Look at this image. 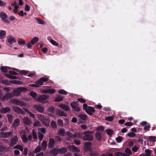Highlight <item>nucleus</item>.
<instances>
[{
    "instance_id": "obj_1",
    "label": "nucleus",
    "mask_w": 156,
    "mask_h": 156,
    "mask_svg": "<svg viewBox=\"0 0 156 156\" xmlns=\"http://www.w3.org/2000/svg\"><path fill=\"white\" fill-rule=\"evenodd\" d=\"M92 131H87L84 132L81 135L82 139L84 141H92L93 140L94 137L92 136Z\"/></svg>"
},
{
    "instance_id": "obj_2",
    "label": "nucleus",
    "mask_w": 156,
    "mask_h": 156,
    "mask_svg": "<svg viewBox=\"0 0 156 156\" xmlns=\"http://www.w3.org/2000/svg\"><path fill=\"white\" fill-rule=\"evenodd\" d=\"M38 118L43 124L47 125L49 124V120L48 119L45 117L43 115L38 114Z\"/></svg>"
},
{
    "instance_id": "obj_3",
    "label": "nucleus",
    "mask_w": 156,
    "mask_h": 156,
    "mask_svg": "<svg viewBox=\"0 0 156 156\" xmlns=\"http://www.w3.org/2000/svg\"><path fill=\"white\" fill-rule=\"evenodd\" d=\"M48 80L49 79L47 77H41L37 81H35L34 83H36L37 85L38 86V87H39L40 86L43 85L44 82H46L48 81Z\"/></svg>"
},
{
    "instance_id": "obj_4",
    "label": "nucleus",
    "mask_w": 156,
    "mask_h": 156,
    "mask_svg": "<svg viewBox=\"0 0 156 156\" xmlns=\"http://www.w3.org/2000/svg\"><path fill=\"white\" fill-rule=\"evenodd\" d=\"M72 108L74 109V111L79 112L80 111V108L78 107L79 105L77 102L73 101L70 104Z\"/></svg>"
},
{
    "instance_id": "obj_5",
    "label": "nucleus",
    "mask_w": 156,
    "mask_h": 156,
    "mask_svg": "<svg viewBox=\"0 0 156 156\" xmlns=\"http://www.w3.org/2000/svg\"><path fill=\"white\" fill-rule=\"evenodd\" d=\"M18 141V138L17 136H15L10 140L9 145L11 147H13L16 144Z\"/></svg>"
},
{
    "instance_id": "obj_6",
    "label": "nucleus",
    "mask_w": 156,
    "mask_h": 156,
    "mask_svg": "<svg viewBox=\"0 0 156 156\" xmlns=\"http://www.w3.org/2000/svg\"><path fill=\"white\" fill-rule=\"evenodd\" d=\"M95 111L94 108L90 106H88L87 108L85 110L86 112L90 115H92L93 113L95 112Z\"/></svg>"
},
{
    "instance_id": "obj_7",
    "label": "nucleus",
    "mask_w": 156,
    "mask_h": 156,
    "mask_svg": "<svg viewBox=\"0 0 156 156\" xmlns=\"http://www.w3.org/2000/svg\"><path fill=\"white\" fill-rule=\"evenodd\" d=\"M12 109L15 112L18 114H24V112L23 110L18 107L14 106L12 108Z\"/></svg>"
},
{
    "instance_id": "obj_8",
    "label": "nucleus",
    "mask_w": 156,
    "mask_h": 156,
    "mask_svg": "<svg viewBox=\"0 0 156 156\" xmlns=\"http://www.w3.org/2000/svg\"><path fill=\"white\" fill-rule=\"evenodd\" d=\"M55 143V141L53 138H50L48 143V148L49 149L52 148L54 147Z\"/></svg>"
},
{
    "instance_id": "obj_9",
    "label": "nucleus",
    "mask_w": 156,
    "mask_h": 156,
    "mask_svg": "<svg viewBox=\"0 0 156 156\" xmlns=\"http://www.w3.org/2000/svg\"><path fill=\"white\" fill-rule=\"evenodd\" d=\"M68 148H69L70 151H72L73 152L78 153L80 152V150L79 148L74 145H70L68 147Z\"/></svg>"
},
{
    "instance_id": "obj_10",
    "label": "nucleus",
    "mask_w": 156,
    "mask_h": 156,
    "mask_svg": "<svg viewBox=\"0 0 156 156\" xmlns=\"http://www.w3.org/2000/svg\"><path fill=\"white\" fill-rule=\"evenodd\" d=\"M34 109L36 110L37 112L42 113L44 112V109L40 105H35L34 106Z\"/></svg>"
},
{
    "instance_id": "obj_11",
    "label": "nucleus",
    "mask_w": 156,
    "mask_h": 156,
    "mask_svg": "<svg viewBox=\"0 0 156 156\" xmlns=\"http://www.w3.org/2000/svg\"><path fill=\"white\" fill-rule=\"evenodd\" d=\"M59 107L64 111H68L70 110L69 106L65 104H61L59 105Z\"/></svg>"
},
{
    "instance_id": "obj_12",
    "label": "nucleus",
    "mask_w": 156,
    "mask_h": 156,
    "mask_svg": "<svg viewBox=\"0 0 156 156\" xmlns=\"http://www.w3.org/2000/svg\"><path fill=\"white\" fill-rule=\"evenodd\" d=\"M49 98V97L48 95L43 94L40 95L37 98L38 100L40 101H45L47 99Z\"/></svg>"
},
{
    "instance_id": "obj_13",
    "label": "nucleus",
    "mask_w": 156,
    "mask_h": 156,
    "mask_svg": "<svg viewBox=\"0 0 156 156\" xmlns=\"http://www.w3.org/2000/svg\"><path fill=\"white\" fill-rule=\"evenodd\" d=\"M23 122L26 125H29L31 123V120L28 117H25L22 120Z\"/></svg>"
},
{
    "instance_id": "obj_14",
    "label": "nucleus",
    "mask_w": 156,
    "mask_h": 156,
    "mask_svg": "<svg viewBox=\"0 0 156 156\" xmlns=\"http://www.w3.org/2000/svg\"><path fill=\"white\" fill-rule=\"evenodd\" d=\"M11 109L9 107H6L5 108H2L0 110V112L1 113L5 114L10 111Z\"/></svg>"
},
{
    "instance_id": "obj_15",
    "label": "nucleus",
    "mask_w": 156,
    "mask_h": 156,
    "mask_svg": "<svg viewBox=\"0 0 156 156\" xmlns=\"http://www.w3.org/2000/svg\"><path fill=\"white\" fill-rule=\"evenodd\" d=\"M20 89L19 88H17L14 90L13 91V96L16 95V96H19L21 93L20 91Z\"/></svg>"
},
{
    "instance_id": "obj_16",
    "label": "nucleus",
    "mask_w": 156,
    "mask_h": 156,
    "mask_svg": "<svg viewBox=\"0 0 156 156\" xmlns=\"http://www.w3.org/2000/svg\"><path fill=\"white\" fill-rule=\"evenodd\" d=\"M51 153L54 156H56V155L59 154L58 149L54 148L51 151Z\"/></svg>"
},
{
    "instance_id": "obj_17",
    "label": "nucleus",
    "mask_w": 156,
    "mask_h": 156,
    "mask_svg": "<svg viewBox=\"0 0 156 156\" xmlns=\"http://www.w3.org/2000/svg\"><path fill=\"white\" fill-rule=\"evenodd\" d=\"M20 123V120L18 119H16L14 121L13 126L14 128L17 127Z\"/></svg>"
},
{
    "instance_id": "obj_18",
    "label": "nucleus",
    "mask_w": 156,
    "mask_h": 156,
    "mask_svg": "<svg viewBox=\"0 0 156 156\" xmlns=\"http://www.w3.org/2000/svg\"><path fill=\"white\" fill-rule=\"evenodd\" d=\"M58 150L59 154H64L67 151V148L65 147H62L58 149Z\"/></svg>"
},
{
    "instance_id": "obj_19",
    "label": "nucleus",
    "mask_w": 156,
    "mask_h": 156,
    "mask_svg": "<svg viewBox=\"0 0 156 156\" xmlns=\"http://www.w3.org/2000/svg\"><path fill=\"white\" fill-rule=\"evenodd\" d=\"M7 41L11 44L16 42L14 37L12 36H10L8 38Z\"/></svg>"
},
{
    "instance_id": "obj_20",
    "label": "nucleus",
    "mask_w": 156,
    "mask_h": 156,
    "mask_svg": "<svg viewBox=\"0 0 156 156\" xmlns=\"http://www.w3.org/2000/svg\"><path fill=\"white\" fill-rule=\"evenodd\" d=\"M6 35V32L5 31L0 30V39H4Z\"/></svg>"
},
{
    "instance_id": "obj_21",
    "label": "nucleus",
    "mask_w": 156,
    "mask_h": 156,
    "mask_svg": "<svg viewBox=\"0 0 156 156\" xmlns=\"http://www.w3.org/2000/svg\"><path fill=\"white\" fill-rule=\"evenodd\" d=\"M14 103L16 105L22 106L25 105V104L24 102L17 100H15L14 101Z\"/></svg>"
},
{
    "instance_id": "obj_22",
    "label": "nucleus",
    "mask_w": 156,
    "mask_h": 156,
    "mask_svg": "<svg viewBox=\"0 0 156 156\" xmlns=\"http://www.w3.org/2000/svg\"><path fill=\"white\" fill-rule=\"evenodd\" d=\"M78 117L81 119L83 120H86L88 119V116L85 114H81L79 115Z\"/></svg>"
},
{
    "instance_id": "obj_23",
    "label": "nucleus",
    "mask_w": 156,
    "mask_h": 156,
    "mask_svg": "<svg viewBox=\"0 0 156 156\" xmlns=\"http://www.w3.org/2000/svg\"><path fill=\"white\" fill-rule=\"evenodd\" d=\"M96 138L97 140L98 141H100L101 139V133L97 132L95 133Z\"/></svg>"
},
{
    "instance_id": "obj_24",
    "label": "nucleus",
    "mask_w": 156,
    "mask_h": 156,
    "mask_svg": "<svg viewBox=\"0 0 156 156\" xmlns=\"http://www.w3.org/2000/svg\"><path fill=\"white\" fill-rule=\"evenodd\" d=\"M41 147L43 151L45 150L47 147V142L46 141L44 140L41 143Z\"/></svg>"
},
{
    "instance_id": "obj_25",
    "label": "nucleus",
    "mask_w": 156,
    "mask_h": 156,
    "mask_svg": "<svg viewBox=\"0 0 156 156\" xmlns=\"http://www.w3.org/2000/svg\"><path fill=\"white\" fill-rule=\"evenodd\" d=\"M13 96V94H12L11 93H7L4 96V98L5 99H8L12 98Z\"/></svg>"
},
{
    "instance_id": "obj_26",
    "label": "nucleus",
    "mask_w": 156,
    "mask_h": 156,
    "mask_svg": "<svg viewBox=\"0 0 156 156\" xmlns=\"http://www.w3.org/2000/svg\"><path fill=\"white\" fill-rule=\"evenodd\" d=\"M24 110L29 115H30V116L32 117L33 118H34L35 117V116L31 112L29 111L28 109L26 108H24Z\"/></svg>"
},
{
    "instance_id": "obj_27",
    "label": "nucleus",
    "mask_w": 156,
    "mask_h": 156,
    "mask_svg": "<svg viewBox=\"0 0 156 156\" xmlns=\"http://www.w3.org/2000/svg\"><path fill=\"white\" fill-rule=\"evenodd\" d=\"M57 113L58 115H59L66 117L67 115V114L66 113L61 110H59L57 112Z\"/></svg>"
},
{
    "instance_id": "obj_28",
    "label": "nucleus",
    "mask_w": 156,
    "mask_h": 156,
    "mask_svg": "<svg viewBox=\"0 0 156 156\" xmlns=\"http://www.w3.org/2000/svg\"><path fill=\"white\" fill-rule=\"evenodd\" d=\"M58 133L63 136L65 133V130L63 128H61L58 130Z\"/></svg>"
},
{
    "instance_id": "obj_29",
    "label": "nucleus",
    "mask_w": 156,
    "mask_h": 156,
    "mask_svg": "<svg viewBox=\"0 0 156 156\" xmlns=\"http://www.w3.org/2000/svg\"><path fill=\"white\" fill-rule=\"evenodd\" d=\"M38 40L39 39L37 37H35L31 40L30 42L32 45H34L35 43L37 42Z\"/></svg>"
},
{
    "instance_id": "obj_30",
    "label": "nucleus",
    "mask_w": 156,
    "mask_h": 156,
    "mask_svg": "<svg viewBox=\"0 0 156 156\" xmlns=\"http://www.w3.org/2000/svg\"><path fill=\"white\" fill-rule=\"evenodd\" d=\"M41 148L40 146L38 145L35 149L34 152L35 153H37L41 151Z\"/></svg>"
},
{
    "instance_id": "obj_31",
    "label": "nucleus",
    "mask_w": 156,
    "mask_h": 156,
    "mask_svg": "<svg viewBox=\"0 0 156 156\" xmlns=\"http://www.w3.org/2000/svg\"><path fill=\"white\" fill-rule=\"evenodd\" d=\"M22 140L23 142L24 143H26L27 142L28 139L27 137V136L26 135L24 134L22 135L21 136Z\"/></svg>"
},
{
    "instance_id": "obj_32",
    "label": "nucleus",
    "mask_w": 156,
    "mask_h": 156,
    "mask_svg": "<svg viewBox=\"0 0 156 156\" xmlns=\"http://www.w3.org/2000/svg\"><path fill=\"white\" fill-rule=\"evenodd\" d=\"M63 97L59 95L55 98V101L56 102H59L63 101Z\"/></svg>"
},
{
    "instance_id": "obj_33",
    "label": "nucleus",
    "mask_w": 156,
    "mask_h": 156,
    "mask_svg": "<svg viewBox=\"0 0 156 156\" xmlns=\"http://www.w3.org/2000/svg\"><path fill=\"white\" fill-rule=\"evenodd\" d=\"M6 76L9 79H16L17 78L16 76L11 75L9 74H6Z\"/></svg>"
},
{
    "instance_id": "obj_34",
    "label": "nucleus",
    "mask_w": 156,
    "mask_h": 156,
    "mask_svg": "<svg viewBox=\"0 0 156 156\" xmlns=\"http://www.w3.org/2000/svg\"><path fill=\"white\" fill-rule=\"evenodd\" d=\"M148 140L152 142L156 141V136H151L148 137Z\"/></svg>"
},
{
    "instance_id": "obj_35",
    "label": "nucleus",
    "mask_w": 156,
    "mask_h": 156,
    "mask_svg": "<svg viewBox=\"0 0 156 156\" xmlns=\"http://www.w3.org/2000/svg\"><path fill=\"white\" fill-rule=\"evenodd\" d=\"M114 117V116H107L105 117V119L106 120L111 122L113 120Z\"/></svg>"
},
{
    "instance_id": "obj_36",
    "label": "nucleus",
    "mask_w": 156,
    "mask_h": 156,
    "mask_svg": "<svg viewBox=\"0 0 156 156\" xmlns=\"http://www.w3.org/2000/svg\"><path fill=\"white\" fill-rule=\"evenodd\" d=\"M32 136L33 139L35 140H36L37 139V136L36 134V132L34 130H33L32 132Z\"/></svg>"
},
{
    "instance_id": "obj_37",
    "label": "nucleus",
    "mask_w": 156,
    "mask_h": 156,
    "mask_svg": "<svg viewBox=\"0 0 156 156\" xmlns=\"http://www.w3.org/2000/svg\"><path fill=\"white\" fill-rule=\"evenodd\" d=\"M55 92V90L54 89H48L46 90L45 92L47 93H49L52 94L54 93Z\"/></svg>"
},
{
    "instance_id": "obj_38",
    "label": "nucleus",
    "mask_w": 156,
    "mask_h": 156,
    "mask_svg": "<svg viewBox=\"0 0 156 156\" xmlns=\"http://www.w3.org/2000/svg\"><path fill=\"white\" fill-rule=\"evenodd\" d=\"M92 143L91 142H86L84 146L87 148H90L91 145Z\"/></svg>"
},
{
    "instance_id": "obj_39",
    "label": "nucleus",
    "mask_w": 156,
    "mask_h": 156,
    "mask_svg": "<svg viewBox=\"0 0 156 156\" xmlns=\"http://www.w3.org/2000/svg\"><path fill=\"white\" fill-rule=\"evenodd\" d=\"M0 17L2 19L3 18H7V16L5 12H0Z\"/></svg>"
},
{
    "instance_id": "obj_40",
    "label": "nucleus",
    "mask_w": 156,
    "mask_h": 156,
    "mask_svg": "<svg viewBox=\"0 0 156 156\" xmlns=\"http://www.w3.org/2000/svg\"><path fill=\"white\" fill-rule=\"evenodd\" d=\"M58 93L60 94L66 95L67 94V91L63 90H59L58 91Z\"/></svg>"
},
{
    "instance_id": "obj_41",
    "label": "nucleus",
    "mask_w": 156,
    "mask_h": 156,
    "mask_svg": "<svg viewBox=\"0 0 156 156\" xmlns=\"http://www.w3.org/2000/svg\"><path fill=\"white\" fill-rule=\"evenodd\" d=\"M51 126L54 128H56L57 127V126L56 122L54 121H51Z\"/></svg>"
},
{
    "instance_id": "obj_42",
    "label": "nucleus",
    "mask_w": 156,
    "mask_h": 156,
    "mask_svg": "<svg viewBox=\"0 0 156 156\" xmlns=\"http://www.w3.org/2000/svg\"><path fill=\"white\" fill-rule=\"evenodd\" d=\"M57 122L58 126H63V122L61 119H58L57 121Z\"/></svg>"
},
{
    "instance_id": "obj_43",
    "label": "nucleus",
    "mask_w": 156,
    "mask_h": 156,
    "mask_svg": "<svg viewBox=\"0 0 156 156\" xmlns=\"http://www.w3.org/2000/svg\"><path fill=\"white\" fill-rule=\"evenodd\" d=\"M30 95L33 98H35L37 96V94L35 92L31 91L30 93Z\"/></svg>"
},
{
    "instance_id": "obj_44",
    "label": "nucleus",
    "mask_w": 156,
    "mask_h": 156,
    "mask_svg": "<svg viewBox=\"0 0 156 156\" xmlns=\"http://www.w3.org/2000/svg\"><path fill=\"white\" fill-rule=\"evenodd\" d=\"M8 117V120L10 123H11L12 121V116L11 115L8 114L7 115Z\"/></svg>"
},
{
    "instance_id": "obj_45",
    "label": "nucleus",
    "mask_w": 156,
    "mask_h": 156,
    "mask_svg": "<svg viewBox=\"0 0 156 156\" xmlns=\"http://www.w3.org/2000/svg\"><path fill=\"white\" fill-rule=\"evenodd\" d=\"M145 152L146 153V155L147 156H151V150L149 149H146Z\"/></svg>"
},
{
    "instance_id": "obj_46",
    "label": "nucleus",
    "mask_w": 156,
    "mask_h": 156,
    "mask_svg": "<svg viewBox=\"0 0 156 156\" xmlns=\"http://www.w3.org/2000/svg\"><path fill=\"white\" fill-rule=\"evenodd\" d=\"M1 82L5 84L9 85L10 84V82L6 80H1Z\"/></svg>"
},
{
    "instance_id": "obj_47",
    "label": "nucleus",
    "mask_w": 156,
    "mask_h": 156,
    "mask_svg": "<svg viewBox=\"0 0 156 156\" xmlns=\"http://www.w3.org/2000/svg\"><path fill=\"white\" fill-rule=\"evenodd\" d=\"M67 135L70 138L72 137H75L76 135L75 134H73L71 132H69L67 133Z\"/></svg>"
},
{
    "instance_id": "obj_48",
    "label": "nucleus",
    "mask_w": 156,
    "mask_h": 156,
    "mask_svg": "<svg viewBox=\"0 0 156 156\" xmlns=\"http://www.w3.org/2000/svg\"><path fill=\"white\" fill-rule=\"evenodd\" d=\"M122 140V136H118L116 138V140L118 143H120Z\"/></svg>"
},
{
    "instance_id": "obj_49",
    "label": "nucleus",
    "mask_w": 156,
    "mask_h": 156,
    "mask_svg": "<svg viewBox=\"0 0 156 156\" xmlns=\"http://www.w3.org/2000/svg\"><path fill=\"white\" fill-rule=\"evenodd\" d=\"M127 136L130 137H133L136 136V134L130 132L127 134Z\"/></svg>"
},
{
    "instance_id": "obj_50",
    "label": "nucleus",
    "mask_w": 156,
    "mask_h": 156,
    "mask_svg": "<svg viewBox=\"0 0 156 156\" xmlns=\"http://www.w3.org/2000/svg\"><path fill=\"white\" fill-rule=\"evenodd\" d=\"M36 20L40 24L43 25L44 24V22L41 19L37 17L36 18Z\"/></svg>"
},
{
    "instance_id": "obj_51",
    "label": "nucleus",
    "mask_w": 156,
    "mask_h": 156,
    "mask_svg": "<svg viewBox=\"0 0 156 156\" xmlns=\"http://www.w3.org/2000/svg\"><path fill=\"white\" fill-rule=\"evenodd\" d=\"M50 42L51 43V44L55 46H57L58 45V43L57 42L53 40H51L50 41Z\"/></svg>"
},
{
    "instance_id": "obj_52",
    "label": "nucleus",
    "mask_w": 156,
    "mask_h": 156,
    "mask_svg": "<svg viewBox=\"0 0 156 156\" xmlns=\"http://www.w3.org/2000/svg\"><path fill=\"white\" fill-rule=\"evenodd\" d=\"M125 152L127 154L129 155H131L132 154V152L128 148H127L125 150Z\"/></svg>"
},
{
    "instance_id": "obj_53",
    "label": "nucleus",
    "mask_w": 156,
    "mask_h": 156,
    "mask_svg": "<svg viewBox=\"0 0 156 156\" xmlns=\"http://www.w3.org/2000/svg\"><path fill=\"white\" fill-rule=\"evenodd\" d=\"M106 132L107 134L109 135H112L113 133V131L112 129H108L106 130Z\"/></svg>"
},
{
    "instance_id": "obj_54",
    "label": "nucleus",
    "mask_w": 156,
    "mask_h": 156,
    "mask_svg": "<svg viewBox=\"0 0 156 156\" xmlns=\"http://www.w3.org/2000/svg\"><path fill=\"white\" fill-rule=\"evenodd\" d=\"M0 69L2 72L4 73H6L8 72V70L5 67L2 66L1 67Z\"/></svg>"
},
{
    "instance_id": "obj_55",
    "label": "nucleus",
    "mask_w": 156,
    "mask_h": 156,
    "mask_svg": "<svg viewBox=\"0 0 156 156\" xmlns=\"http://www.w3.org/2000/svg\"><path fill=\"white\" fill-rule=\"evenodd\" d=\"M55 110L54 108L53 107H50L48 109V111L49 112L54 113Z\"/></svg>"
},
{
    "instance_id": "obj_56",
    "label": "nucleus",
    "mask_w": 156,
    "mask_h": 156,
    "mask_svg": "<svg viewBox=\"0 0 156 156\" xmlns=\"http://www.w3.org/2000/svg\"><path fill=\"white\" fill-rule=\"evenodd\" d=\"M5 138H8L12 134V132H5Z\"/></svg>"
},
{
    "instance_id": "obj_57",
    "label": "nucleus",
    "mask_w": 156,
    "mask_h": 156,
    "mask_svg": "<svg viewBox=\"0 0 156 156\" xmlns=\"http://www.w3.org/2000/svg\"><path fill=\"white\" fill-rule=\"evenodd\" d=\"M90 156H98V154L96 151H93L90 153Z\"/></svg>"
},
{
    "instance_id": "obj_58",
    "label": "nucleus",
    "mask_w": 156,
    "mask_h": 156,
    "mask_svg": "<svg viewBox=\"0 0 156 156\" xmlns=\"http://www.w3.org/2000/svg\"><path fill=\"white\" fill-rule=\"evenodd\" d=\"M7 18H3L2 19V20L5 23L7 24L10 23V22L9 20L7 19Z\"/></svg>"
},
{
    "instance_id": "obj_59",
    "label": "nucleus",
    "mask_w": 156,
    "mask_h": 156,
    "mask_svg": "<svg viewBox=\"0 0 156 156\" xmlns=\"http://www.w3.org/2000/svg\"><path fill=\"white\" fill-rule=\"evenodd\" d=\"M18 43L19 44L24 45L25 44L26 42L22 39H20L18 41Z\"/></svg>"
},
{
    "instance_id": "obj_60",
    "label": "nucleus",
    "mask_w": 156,
    "mask_h": 156,
    "mask_svg": "<svg viewBox=\"0 0 156 156\" xmlns=\"http://www.w3.org/2000/svg\"><path fill=\"white\" fill-rule=\"evenodd\" d=\"M28 148L27 147L25 148L24 149L23 154L25 156H27V154Z\"/></svg>"
},
{
    "instance_id": "obj_61",
    "label": "nucleus",
    "mask_w": 156,
    "mask_h": 156,
    "mask_svg": "<svg viewBox=\"0 0 156 156\" xmlns=\"http://www.w3.org/2000/svg\"><path fill=\"white\" fill-rule=\"evenodd\" d=\"M40 124V122L38 121L37 120L35 122L33 125L34 126H39Z\"/></svg>"
},
{
    "instance_id": "obj_62",
    "label": "nucleus",
    "mask_w": 156,
    "mask_h": 156,
    "mask_svg": "<svg viewBox=\"0 0 156 156\" xmlns=\"http://www.w3.org/2000/svg\"><path fill=\"white\" fill-rule=\"evenodd\" d=\"M44 135L41 133H39L38 135V137L40 141H41L44 137Z\"/></svg>"
},
{
    "instance_id": "obj_63",
    "label": "nucleus",
    "mask_w": 156,
    "mask_h": 156,
    "mask_svg": "<svg viewBox=\"0 0 156 156\" xmlns=\"http://www.w3.org/2000/svg\"><path fill=\"white\" fill-rule=\"evenodd\" d=\"M114 156H122V153L117 152H115L114 154Z\"/></svg>"
},
{
    "instance_id": "obj_64",
    "label": "nucleus",
    "mask_w": 156,
    "mask_h": 156,
    "mask_svg": "<svg viewBox=\"0 0 156 156\" xmlns=\"http://www.w3.org/2000/svg\"><path fill=\"white\" fill-rule=\"evenodd\" d=\"M138 149L139 148L135 146L132 148V150L133 151L135 152L137 151Z\"/></svg>"
}]
</instances>
